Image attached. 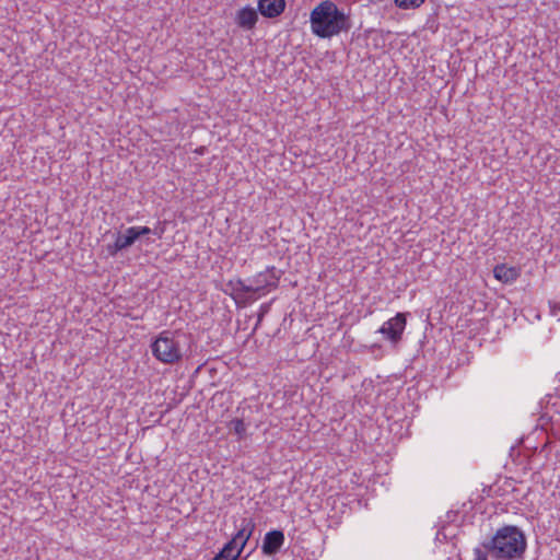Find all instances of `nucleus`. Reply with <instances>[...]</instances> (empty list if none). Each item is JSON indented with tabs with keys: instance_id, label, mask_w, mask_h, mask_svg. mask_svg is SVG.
I'll list each match as a JSON object with an SVG mask.
<instances>
[{
	"instance_id": "nucleus-1",
	"label": "nucleus",
	"mask_w": 560,
	"mask_h": 560,
	"mask_svg": "<svg viewBox=\"0 0 560 560\" xmlns=\"http://www.w3.org/2000/svg\"><path fill=\"white\" fill-rule=\"evenodd\" d=\"M527 540L524 532L514 525H504L474 549L475 560H520L524 557Z\"/></svg>"
},
{
	"instance_id": "nucleus-2",
	"label": "nucleus",
	"mask_w": 560,
	"mask_h": 560,
	"mask_svg": "<svg viewBox=\"0 0 560 560\" xmlns=\"http://www.w3.org/2000/svg\"><path fill=\"white\" fill-rule=\"evenodd\" d=\"M312 32L320 38H329L351 28L348 15L331 1H323L310 16Z\"/></svg>"
},
{
	"instance_id": "nucleus-3",
	"label": "nucleus",
	"mask_w": 560,
	"mask_h": 560,
	"mask_svg": "<svg viewBox=\"0 0 560 560\" xmlns=\"http://www.w3.org/2000/svg\"><path fill=\"white\" fill-rule=\"evenodd\" d=\"M279 279L280 271L275 267H269L248 279V283H245L242 279H235L230 280L226 287L231 290V296L236 304H246L250 300H255L252 295L261 296L266 294L268 289L277 288Z\"/></svg>"
},
{
	"instance_id": "nucleus-4",
	"label": "nucleus",
	"mask_w": 560,
	"mask_h": 560,
	"mask_svg": "<svg viewBox=\"0 0 560 560\" xmlns=\"http://www.w3.org/2000/svg\"><path fill=\"white\" fill-rule=\"evenodd\" d=\"M190 336L180 330H164L151 343L153 357L164 364H175L187 354Z\"/></svg>"
},
{
	"instance_id": "nucleus-5",
	"label": "nucleus",
	"mask_w": 560,
	"mask_h": 560,
	"mask_svg": "<svg viewBox=\"0 0 560 560\" xmlns=\"http://www.w3.org/2000/svg\"><path fill=\"white\" fill-rule=\"evenodd\" d=\"M255 529L253 518L244 517L234 537L218 553L224 560H236Z\"/></svg>"
},
{
	"instance_id": "nucleus-6",
	"label": "nucleus",
	"mask_w": 560,
	"mask_h": 560,
	"mask_svg": "<svg viewBox=\"0 0 560 560\" xmlns=\"http://www.w3.org/2000/svg\"><path fill=\"white\" fill-rule=\"evenodd\" d=\"M406 324L407 314L397 313L394 317L389 318L382 325L378 332L384 335V337L393 345H397L401 340Z\"/></svg>"
},
{
	"instance_id": "nucleus-7",
	"label": "nucleus",
	"mask_w": 560,
	"mask_h": 560,
	"mask_svg": "<svg viewBox=\"0 0 560 560\" xmlns=\"http://www.w3.org/2000/svg\"><path fill=\"white\" fill-rule=\"evenodd\" d=\"M283 542L284 534L282 530H270L264 537L261 550L266 556H273L281 549Z\"/></svg>"
},
{
	"instance_id": "nucleus-8",
	"label": "nucleus",
	"mask_w": 560,
	"mask_h": 560,
	"mask_svg": "<svg viewBox=\"0 0 560 560\" xmlns=\"http://www.w3.org/2000/svg\"><path fill=\"white\" fill-rule=\"evenodd\" d=\"M136 241V235L132 228L130 226L125 231V233H117L114 244L108 245L107 250L112 256H115L118 252H121L133 245Z\"/></svg>"
},
{
	"instance_id": "nucleus-9",
	"label": "nucleus",
	"mask_w": 560,
	"mask_h": 560,
	"mask_svg": "<svg viewBox=\"0 0 560 560\" xmlns=\"http://www.w3.org/2000/svg\"><path fill=\"white\" fill-rule=\"evenodd\" d=\"M257 21V11L249 5L240 9L235 14V23L243 30H253Z\"/></svg>"
},
{
	"instance_id": "nucleus-10",
	"label": "nucleus",
	"mask_w": 560,
	"mask_h": 560,
	"mask_svg": "<svg viewBox=\"0 0 560 560\" xmlns=\"http://www.w3.org/2000/svg\"><path fill=\"white\" fill-rule=\"evenodd\" d=\"M284 0H258V11L265 18H277L284 11Z\"/></svg>"
},
{
	"instance_id": "nucleus-11",
	"label": "nucleus",
	"mask_w": 560,
	"mask_h": 560,
	"mask_svg": "<svg viewBox=\"0 0 560 560\" xmlns=\"http://www.w3.org/2000/svg\"><path fill=\"white\" fill-rule=\"evenodd\" d=\"M493 276L497 280L504 283H511L518 277V271L513 267H506L505 265H498L493 269Z\"/></svg>"
},
{
	"instance_id": "nucleus-12",
	"label": "nucleus",
	"mask_w": 560,
	"mask_h": 560,
	"mask_svg": "<svg viewBox=\"0 0 560 560\" xmlns=\"http://www.w3.org/2000/svg\"><path fill=\"white\" fill-rule=\"evenodd\" d=\"M231 427L234 431V433L240 438V439H243L246 434V425L244 423V420L243 419H233L231 421Z\"/></svg>"
},
{
	"instance_id": "nucleus-13",
	"label": "nucleus",
	"mask_w": 560,
	"mask_h": 560,
	"mask_svg": "<svg viewBox=\"0 0 560 560\" xmlns=\"http://www.w3.org/2000/svg\"><path fill=\"white\" fill-rule=\"evenodd\" d=\"M424 0H395V4L404 10L419 8Z\"/></svg>"
},
{
	"instance_id": "nucleus-14",
	"label": "nucleus",
	"mask_w": 560,
	"mask_h": 560,
	"mask_svg": "<svg viewBox=\"0 0 560 560\" xmlns=\"http://www.w3.org/2000/svg\"><path fill=\"white\" fill-rule=\"evenodd\" d=\"M133 230V233L136 235V238L138 240L141 236L149 235L152 233V230L148 226H131Z\"/></svg>"
},
{
	"instance_id": "nucleus-15",
	"label": "nucleus",
	"mask_w": 560,
	"mask_h": 560,
	"mask_svg": "<svg viewBox=\"0 0 560 560\" xmlns=\"http://www.w3.org/2000/svg\"><path fill=\"white\" fill-rule=\"evenodd\" d=\"M269 312V304H262L258 314L257 325L262 320V317Z\"/></svg>"
},
{
	"instance_id": "nucleus-16",
	"label": "nucleus",
	"mask_w": 560,
	"mask_h": 560,
	"mask_svg": "<svg viewBox=\"0 0 560 560\" xmlns=\"http://www.w3.org/2000/svg\"><path fill=\"white\" fill-rule=\"evenodd\" d=\"M154 233H156V234H158V236H159V238H161V237H162V234H163V230H161V231H154Z\"/></svg>"
},
{
	"instance_id": "nucleus-17",
	"label": "nucleus",
	"mask_w": 560,
	"mask_h": 560,
	"mask_svg": "<svg viewBox=\"0 0 560 560\" xmlns=\"http://www.w3.org/2000/svg\"><path fill=\"white\" fill-rule=\"evenodd\" d=\"M212 560H224V559H222L221 557H219V556L217 555Z\"/></svg>"
}]
</instances>
